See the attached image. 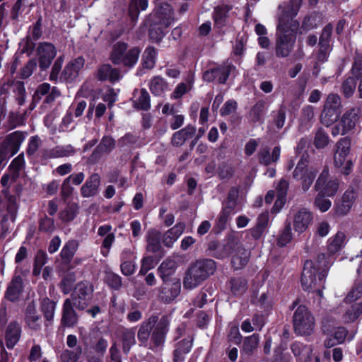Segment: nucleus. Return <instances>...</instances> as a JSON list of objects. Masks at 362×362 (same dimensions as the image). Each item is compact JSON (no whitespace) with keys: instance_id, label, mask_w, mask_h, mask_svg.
I'll use <instances>...</instances> for the list:
<instances>
[{"instance_id":"nucleus-1","label":"nucleus","mask_w":362,"mask_h":362,"mask_svg":"<svg viewBox=\"0 0 362 362\" xmlns=\"http://www.w3.org/2000/svg\"><path fill=\"white\" fill-rule=\"evenodd\" d=\"M302 0H290L288 5H279L281 13L278 18L275 37L274 53L277 58L290 56L296 40V33L299 23L294 19L300 6Z\"/></svg>"},{"instance_id":"nucleus-2","label":"nucleus","mask_w":362,"mask_h":362,"mask_svg":"<svg viewBox=\"0 0 362 362\" xmlns=\"http://www.w3.org/2000/svg\"><path fill=\"white\" fill-rule=\"evenodd\" d=\"M329 262L326 260L325 254L317 256L314 262L311 260H306L301 275V285L303 290L309 292H315L320 298L322 297V289L328 269Z\"/></svg>"},{"instance_id":"nucleus-3","label":"nucleus","mask_w":362,"mask_h":362,"mask_svg":"<svg viewBox=\"0 0 362 362\" xmlns=\"http://www.w3.org/2000/svg\"><path fill=\"white\" fill-rule=\"evenodd\" d=\"M216 270V263L211 259H199L189 264L183 279L185 289H193L201 285Z\"/></svg>"},{"instance_id":"nucleus-4","label":"nucleus","mask_w":362,"mask_h":362,"mask_svg":"<svg viewBox=\"0 0 362 362\" xmlns=\"http://www.w3.org/2000/svg\"><path fill=\"white\" fill-rule=\"evenodd\" d=\"M128 44L119 41L115 43L111 49L109 59L115 65H122L131 69L137 63L141 49L134 47L128 49Z\"/></svg>"},{"instance_id":"nucleus-5","label":"nucleus","mask_w":362,"mask_h":362,"mask_svg":"<svg viewBox=\"0 0 362 362\" xmlns=\"http://www.w3.org/2000/svg\"><path fill=\"white\" fill-rule=\"evenodd\" d=\"M293 327L295 333L300 336H309L314 332L315 320L308 308L300 305L293 315Z\"/></svg>"},{"instance_id":"nucleus-6","label":"nucleus","mask_w":362,"mask_h":362,"mask_svg":"<svg viewBox=\"0 0 362 362\" xmlns=\"http://www.w3.org/2000/svg\"><path fill=\"white\" fill-rule=\"evenodd\" d=\"M342 112L341 98L335 93L327 95L320 115V122L329 127L338 120Z\"/></svg>"},{"instance_id":"nucleus-7","label":"nucleus","mask_w":362,"mask_h":362,"mask_svg":"<svg viewBox=\"0 0 362 362\" xmlns=\"http://www.w3.org/2000/svg\"><path fill=\"white\" fill-rule=\"evenodd\" d=\"M317 170L308 166V160L304 156L298 162L292 177L294 180L300 181L301 188L303 192H307L313 183L317 175Z\"/></svg>"},{"instance_id":"nucleus-8","label":"nucleus","mask_w":362,"mask_h":362,"mask_svg":"<svg viewBox=\"0 0 362 362\" xmlns=\"http://www.w3.org/2000/svg\"><path fill=\"white\" fill-rule=\"evenodd\" d=\"M93 287L87 281H81L75 287L71 298H68L74 307L79 310H85L90 303L93 297Z\"/></svg>"},{"instance_id":"nucleus-9","label":"nucleus","mask_w":362,"mask_h":362,"mask_svg":"<svg viewBox=\"0 0 362 362\" xmlns=\"http://www.w3.org/2000/svg\"><path fill=\"white\" fill-rule=\"evenodd\" d=\"M351 148V140L348 138H342L337 143V150L334 156L335 167L339 168L344 165L342 173L348 175L351 171L353 163L351 159H347Z\"/></svg>"},{"instance_id":"nucleus-10","label":"nucleus","mask_w":362,"mask_h":362,"mask_svg":"<svg viewBox=\"0 0 362 362\" xmlns=\"http://www.w3.org/2000/svg\"><path fill=\"white\" fill-rule=\"evenodd\" d=\"M169 325L170 320L167 315H163L160 319L158 318V322L151 332L149 347L151 349L154 350L164 345Z\"/></svg>"},{"instance_id":"nucleus-11","label":"nucleus","mask_w":362,"mask_h":362,"mask_svg":"<svg viewBox=\"0 0 362 362\" xmlns=\"http://www.w3.org/2000/svg\"><path fill=\"white\" fill-rule=\"evenodd\" d=\"M5 197L6 199L7 213L4 215H3L4 205L2 204L1 200L0 199V218L2 217L1 230L3 233L8 232L9 226H8L7 222L8 221H11L12 223L14 222L18 209L16 197L15 195L10 194L6 192L5 193Z\"/></svg>"},{"instance_id":"nucleus-12","label":"nucleus","mask_w":362,"mask_h":362,"mask_svg":"<svg viewBox=\"0 0 362 362\" xmlns=\"http://www.w3.org/2000/svg\"><path fill=\"white\" fill-rule=\"evenodd\" d=\"M329 179V170L325 167L317 177L314 189L324 195L333 197L339 189V181L337 179Z\"/></svg>"},{"instance_id":"nucleus-13","label":"nucleus","mask_w":362,"mask_h":362,"mask_svg":"<svg viewBox=\"0 0 362 362\" xmlns=\"http://www.w3.org/2000/svg\"><path fill=\"white\" fill-rule=\"evenodd\" d=\"M39 67L42 71L47 69L57 54L56 47L49 42H40L37 47Z\"/></svg>"},{"instance_id":"nucleus-14","label":"nucleus","mask_w":362,"mask_h":362,"mask_svg":"<svg viewBox=\"0 0 362 362\" xmlns=\"http://www.w3.org/2000/svg\"><path fill=\"white\" fill-rule=\"evenodd\" d=\"M234 66L230 64H222L205 71L202 77L206 82L217 81L220 84H225Z\"/></svg>"},{"instance_id":"nucleus-15","label":"nucleus","mask_w":362,"mask_h":362,"mask_svg":"<svg viewBox=\"0 0 362 362\" xmlns=\"http://www.w3.org/2000/svg\"><path fill=\"white\" fill-rule=\"evenodd\" d=\"M180 288V279L163 281L159 291L158 298L162 302L169 303L178 296Z\"/></svg>"},{"instance_id":"nucleus-16","label":"nucleus","mask_w":362,"mask_h":362,"mask_svg":"<svg viewBox=\"0 0 362 362\" xmlns=\"http://www.w3.org/2000/svg\"><path fill=\"white\" fill-rule=\"evenodd\" d=\"M24 321L28 329L37 332L42 328V320L37 313L34 300L28 303L24 310Z\"/></svg>"},{"instance_id":"nucleus-17","label":"nucleus","mask_w":362,"mask_h":362,"mask_svg":"<svg viewBox=\"0 0 362 362\" xmlns=\"http://www.w3.org/2000/svg\"><path fill=\"white\" fill-rule=\"evenodd\" d=\"M84 64L85 59L83 57H78L70 61L62 71L59 79L62 81L72 82L78 77Z\"/></svg>"},{"instance_id":"nucleus-18","label":"nucleus","mask_w":362,"mask_h":362,"mask_svg":"<svg viewBox=\"0 0 362 362\" xmlns=\"http://www.w3.org/2000/svg\"><path fill=\"white\" fill-rule=\"evenodd\" d=\"M116 146V141L111 136H104L93 153L88 160L95 163L99 160L103 154H110Z\"/></svg>"},{"instance_id":"nucleus-19","label":"nucleus","mask_w":362,"mask_h":362,"mask_svg":"<svg viewBox=\"0 0 362 362\" xmlns=\"http://www.w3.org/2000/svg\"><path fill=\"white\" fill-rule=\"evenodd\" d=\"M24 288L23 280L20 275H14L8 285L4 298L11 303L20 300Z\"/></svg>"},{"instance_id":"nucleus-20","label":"nucleus","mask_w":362,"mask_h":362,"mask_svg":"<svg viewBox=\"0 0 362 362\" xmlns=\"http://www.w3.org/2000/svg\"><path fill=\"white\" fill-rule=\"evenodd\" d=\"M95 77L100 81L115 83L122 78L121 70L119 68L112 67L110 64H104L98 68Z\"/></svg>"},{"instance_id":"nucleus-21","label":"nucleus","mask_w":362,"mask_h":362,"mask_svg":"<svg viewBox=\"0 0 362 362\" xmlns=\"http://www.w3.org/2000/svg\"><path fill=\"white\" fill-rule=\"evenodd\" d=\"M313 214L305 208L300 209L293 216V228L299 234L305 232L312 223Z\"/></svg>"},{"instance_id":"nucleus-22","label":"nucleus","mask_w":362,"mask_h":362,"mask_svg":"<svg viewBox=\"0 0 362 362\" xmlns=\"http://www.w3.org/2000/svg\"><path fill=\"white\" fill-rule=\"evenodd\" d=\"M194 335L189 334L187 337L178 341L175 344L173 351V361L183 362L185 356L189 353L193 345Z\"/></svg>"},{"instance_id":"nucleus-23","label":"nucleus","mask_w":362,"mask_h":362,"mask_svg":"<svg viewBox=\"0 0 362 362\" xmlns=\"http://www.w3.org/2000/svg\"><path fill=\"white\" fill-rule=\"evenodd\" d=\"M157 322L158 316L154 315L142 322L137 332V338L141 345L147 346L152 329Z\"/></svg>"},{"instance_id":"nucleus-24","label":"nucleus","mask_w":362,"mask_h":362,"mask_svg":"<svg viewBox=\"0 0 362 362\" xmlns=\"http://www.w3.org/2000/svg\"><path fill=\"white\" fill-rule=\"evenodd\" d=\"M74 305L69 299H66L63 304L61 325L64 327H73L76 325L78 316L74 310Z\"/></svg>"},{"instance_id":"nucleus-25","label":"nucleus","mask_w":362,"mask_h":362,"mask_svg":"<svg viewBox=\"0 0 362 362\" xmlns=\"http://www.w3.org/2000/svg\"><path fill=\"white\" fill-rule=\"evenodd\" d=\"M22 333L21 325L16 320L9 322L5 330V341L8 349H13L18 342Z\"/></svg>"},{"instance_id":"nucleus-26","label":"nucleus","mask_w":362,"mask_h":362,"mask_svg":"<svg viewBox=\"0 0 362 362\" xmlns=\"http://www.w3.org/2000/svg\"><path fill=\"white\" fill-rule=\"evenodd\" d=\"M100 185V177L98 173H93L88 177L80 189L83 198L95 197L98 193Z\"/></svg>"},{"instance_id":"nucleus-27","label":"nucleus","mask_w":362,"mask_h":362,"mask_svg":"<svg viewBox=\"0 0 362 362\" xmlns=\"http://www.w3.org/2000/svg\"><path fill=\"white\" fill-rule=\"evenodd\" d=\"M76 149L71 145L57 146L50 149L43 151L42 157L45 159H52L62 157H68L74 155Z\"/></svg>"},{"instance_id":"nucleus-28","label":"nucleus","mask_w":362,"mask_h":362,"mask_svg":"<svg viewBox=\"0 0 362 362\" xmlns=\"http://www.w3.org/2000/svg\"><path fill=\"white\" fill-rule=\"evenodd\" d=\"M78 243L76 240H71L68 241L63 247L60 257L62 264L66 267L67 269H73L72 265H69L72 262L73 257L78 249Z\"/></svg>"},{"instance_id":"nucleus-29","label":"nucleus","mask_w":362,"mask_h":362,"mask_svg":"<svg viewBox=\"0 0 362 362\" xmlns=\"http://www.w3.org/2000/svg\"><path fill=\"white\" fill-rule=\"evenodd\" d=\"M355 194L353 189L346 190L342 197L341 201L337 204L335 208V212L339 216H345L350 211L354 201H355Z\"/></svg>"},{"instance_id":"nucleus-30","label":"nucleus","mask_w":362,"mask_h":362,"mask_svg":"<svg viewBox=\"0 0 362 362\" xmlns=\"http://www.w3.org/2000/svg\"><path fill=\"white\" fill-rule=\"evenodd\" d=\"M359 108H351L346 111L341 118V125L348 132L354 129L360 119Z\"/></svg>"},{"instance_id":"nucleus-31","label":"nucleus","mask_w":362,"mask_h":362,"mask_svg":"<svg viewBox=\"0 0 362 362\" xmlns=\"http://www.w3.org/2000/svg\"><path fill=\"white\" fill-rule=\"evenodd\" d=\"M177 264L173 259H167L159 266L158 271L163 281H172L170 277L175 274Z\"/></svg>"},{"instance_id":"nucleus-32","label":"nucleus","mask_w":362,"mask_h":362,"mask_svg":"<svg viewBox=\"0 0 362 362\" xmlns=\"http://www.w3.org/2000/svg\"><path fill=\"white\" fill-rule=\"evenodd\" d=\"M138 90H134L133 106L140 110L147 111L151 108L150 95L145 88L140 90L139 95H136Z\"/></svg>"},{"instance_id":"nucleus-33","label":"nucleus","mask_w":362,"mask_h":362,"mask_svg":"<svg viewBox=\"0 0 362 362\" xmlns=\"http://www.w3.org/2000/svg\"><path fill=\"white\" fill-rule=\"evenodd\" d=\"M250 252L243 246H238L235 254L233 256L231 263L235 269L243 268L249 262Z\"/></svg>"},{"instance_id":"nucleus-34","label":"nucleus","mask_w":362,"mask_h":362,"mask_svg":"<svg viewBox=\"0 0 362 362\" xmlns=\"http://www.w3.org/2000/svg\"><path fill=\"white\" fill-rule=\"evenodd\" d=\"M238 246H242L239 244L238 238L230 235L228 238L226 243L223 245L214 256L219 259L226 257L233 252H236Z\"/></svg>"},{"instance_id":"nucleus-35","label":"nucleus","mask_w":362,"mask_h":362,"mask_svg":"<svg viewBox=\"0 0 362 362\" xmlns=\"http://www.w3.org/2000/svg\"><path fill=\"white\" fill-rule=\"evenodd\" d=\"M195 132L196 129L194 126L187 125L186 127L173 134L171 140L172 144L175 146H181L188 138L193 136Z\"/></svg>"},{"instance_id":"nucleus-36","label":"nucleus","mask_w":362,"mask_h":362,"mask_svg":"<svg viewBox=\"0 0 362 362\" xmlns=\"http://www.w3.org/2000/svg\"><path fill=\"white\" fill-rule=\"evenodd\" d=\"M269 223V214L262 213L259 215L255 226L250 230L255 240L259 239L265 232Z\"/></svg>"},{"instance_id":"nucleus-37","label":"nucleus","mask_w":362,"mask_h":362,"mask_svg":"<svg viewBox=\"0 0 362 362\" xmlns=\"http://www.w3.org/2000/svg\"><path fill=\"white\" fill-rule=\"evenodd\" d=\"M230 9L231 7L228 5L217 6L214 8L213 18L216 28H221L226 25L228 12Z\"/></svg>"},{"instance_id":"nucleus-38","label":"nucleus","mask_w":362,"mask_h":362,"mask_svg":"<svg viewBox=\"0 0 362 362\" xmlns=\"http://www.w3.org/2000/svg\"><path fill=\"white\" fill-rule=\"evenodd\" d=\"M161 233L156 229H151L146 235V250L155 253L161 248Z\"/></svg>"},{"instance_id":"nucleus-39","label":"nucleus","mask_w":362,"mask_h":362,"mask_svg":"<svg viewBox=\"0 0 362 362\" xmlns=\"http://www.w3.org/2000/svg\"><path fill=\"white\" fill-rule=\"evenodd\" d=\"M25 133L16 131L6 136L3 142L11 149L13 153H16L25 139Z\"/></svg>"},{"instance_id":"nucleus-40","label":"nucleus","mask_w":362,"mask_h":362,"mask_svg":"<svg viewBox=\"0 0 362 362\" xmlns=\"http://www.w3.org/2000/svg\"><path fill=\"white\" fill-rule=\"evenodd\" d=\"M185 225L183 223H178L174 227L169 229L163 235V244L170 247L173 243L183 233Z\"/></svg>"},{"instance_id":"nucleus-41","label":"nucleus","mask_w":362,"mask_h":362,"mask_svg":"<svg viewBox=\"0 0 362 362\" xmlns=\"http://www.w3.org/2000/svg\"><path fill=\"white\" fill-rule=\"evenodd\" d=\"M122 351L127 354L132 346L136 344L135 331L134 328H124L121 330Z\"/></svg>"},{"instance_id":"nucleus-42","label":"nucleus","mask_w":362,"mask_h":362,"mask_svg":"<svg viewBox=\"0 0 362 362\" xmlns=\"http://www.w3.org/2000/svg\"><path fill=\"white\" fill-rule=\"evenodd\" d=\"M266 102L263 100H258L248 113L250 121L253 123H263Z\"/></svg>"},{"instance_id":"nucleus-43","label":"nucleus","mask_w":362,"mask_h":362,"mask_svg":"<svg viewBox=\"0 0 362 362\" xmlns=\"http://www.w3.org/2000/svg\"><path fill=\"white\" fill-rule=\"evenodd\" d=\"M362 314V301L352 304L342 315L344 323H351L357 320Z\"/></svg>"},{"instance_id":"nucleus-44","label":"nucleus","mask_w":362,"mask_h":362,"mask_svg":"<svg viewBox=\"0 0 362 362\" xmlns=\"http://www.w3.org/2000/svg\"><path fill=\"white\" fill-rule=\"evenodd\" d=\"M229 284L230 291L235 296H241L247 289V281L245 278L241 276L232 277Z\"/></svg>"},{"instance_id":"nucleus-45","label":"nucleus","mask_w":362,"mask_h":362,"mask_svg":"<svg viewBox=\"0 0 362 362\" xmlns=\"http://www.w3.org/2000/svg\"><path fill=\"white\" fill-rule=\"evenodd\" d=\"M259 339V335L257 334H253L246 337L243 341L242 354L247 356L252 355L257 349Z\"/></svg>"},{"instance_id":"nucleus-46","label":"nucleus","mask_w":362,"mask_h":362,"mask_svg":"<svg viewBox=\"0 0 362 362\" xmlns=\"http://www.w3.org/2000/svg\"><path fill=\"white\" fill-rule=\"evenodd\" d=\"M11 84L16 102L19 105H23L25 103L26 96L24 83L21 81H11Z\"/></svg>"},{"instance_id":"nucleus-47","label":"nucleus","mask_w":362,"mask_h":362,"mask_svg":"<svg viewBox=\"0 0 362 362\" xmlns=\"http://www.w3.org/2000/svg\"><path fill=\"white\" fill-rule=\"evenodd\" d=\"M167 88L168 83L160 76L153 77L149 85L151 92L156 96L163 95Z\"/></svg>"},{"instance_id":"nucleus-48","label":"nucleus","mask_w":362,"mask_h":362,"mask_svg":"<svg viewBox=\"0 0 362 362\" xmlns=\"http://www.w3.org/2000/svg\"><path fill=\"white\" fill-rule=\"evenodd\" d=\"M157 52L153 47H147L142 56V65L144 68L151 69L156 64Z\"/></svg>"},{"instance_id":"nucleus-49","label":"nucleus","mask_w":362,"mask_h":362,"mask_svg":"<svg viewBox=\"0 0 362 362\" xmlns=\"http://www.w3.org/2000/svg\"><path fill=\"white\" fill-rule=\"evenodd\" d=\"M25 161L23 153H21L11 162L9 169L11 173V178L15 181L19 177L20 171L24 168Z\"/></svg>"},{"instance_id":"nucleus-50","label":"nucleus","mask_w":362,"mask_h":362,"mask_svg":"<svg viewBox=\"0 0 362 362\" xmlns=\"http://www.w3.org/2000/svg\"><path fill=\"white\" fill-rule=\"evenodd\" d=\"M56 308V303L48 298H45L41 302V310L47 321L53 319Z\"/></svg>"},{"instance_id":"nucleus-51","label":"nucleus","mask_w":362,"mask_h":362,"mask_svg":"<svg viewBox=\"0 0 362 362\" xmlns=\"http://www.w3.org/2000/svg\"><path fill=\"white\" fill-rule=\"evenodd\" d=\"M82 347L78 346L74 350L66 349L61 354L62 362H76L82 355Z\"/></svg>"},{"instance_id":"nucleus-52","label":"nucleus","mask_w":362,"mask_h":362,"mask_svg":"<svg viewBox=\"0 0 362 362\" xmlns=\"http://www.w3.org/2000/svg\"><path fill=\"white\" fill-rule=\"evenodd\" d=\"M76 280V279L74 272H69L64 275L59 284L62 291L64 294H68L70 293L74 287V284Z\"/></svg>"},{"instance_id":"nucleus-53","label":"nucleus","mask_w":362,"mask_h":362,"mask_svg":"<svg viewBox=\"0 0 362 362\" xmlns=\"http://www.w3.org/2000/svg\"><path fill=\"white\" fill-rule=\"evenodd\" d=\"M351 73L356 80L359 81L358 90L359 93V98H362V59L355 60Z\"/></svg>"},{"instance_id":"nucleus-54","label":"nucleus","mask_w":362,"mask_h":362,"mask_svg":"<svg viewBox=\"0 0 362 362\" xmlns=\"http://www.w3.org/2000/svg\"><path fill=\"white\" fill-rule=\"evenodd\" d=\"M287 108L286 105L281 104L279 108L274 112L273 115V122L277 129H280L283 128L285 124L286 117Z\"/></svg>"},{"instance_id":"nucleus-55","label":"nucleus","mask_w":362,"mask_h":362,"mask_svg":"<svg viewBox=\"0 0 362 362\" xmlns=\"http://www.w3.org/2000/svg\"><path fill=\"white\" fill-rule=\"evenodd\" d=\"M234 209V204L232 203L230 206H226L223 208L218 218L216 221V226L219 230H223L226 226L228 217Z\"/></svg>"},{"instance_id":"nucleus-56","label":"nucleus","mask_w":362,"mask_h":362,"mask_svg":"<svg viewBox=\"0 0 362 362\" xmlns=\"http://www.w3.org/2000/svg\"><path fill=\"white\" fill-rule=\"evenodd\" d=\"M292 238L291 224V222L286 221L284 230L277 239V244L280 247H284L291 241Z\"/></svg>"},{"instance_id":"nucleus-57","label":"nucleus","mask_w":362,"mask_h":362,"mask_svg":"<svg viewBox=\"0 0 362 362\" xmlns=\"http://www.w3.org/2000/svg\"><path fill=\"white\" fill-rule=\"evenodd\" d=\"M345 235L343 233L338 232L334 238L329 240L328 245V250L330 253L334 254L341 247Z\"/></svg>"},{"instance_id":"nucleus-58","label":"nucleus","mask_w":362,"mask_h":362,"mask_svg":"<svg viewBox=\"0 0 362 362\" xmlns=\"http://www.w3.org/2000/svg\"><path fill=\"white\" fill-rule=\"evenodd\" d=\"M356 80L354 76H349L342 83L341 91L346 98H350L355 92L356 88Z\"/></svg>"},{"instance_id":"nucleus-59","label":"nucleus","mask_w":362,"mask_h":362,"mask_svg":"<svg viewBox=\"0 0 362 362\" xmlns=\"http://www.w3.org/2000/svg\"><path fill=\"white\" fill-rule=\"evenodd\" d=\"M26 112H11L8 117V124L10 129H14L18 126L24 124Z\"/></svg>"},{"instance_id":"nucleus-60","label":"nucleus","mask_w":362,"mask_h":362,"mask_svg":"<svg viewBox=\"0 0 362 362\" xmlns=\"http://www.w3.org/2000/svg\"><path fill=\"white\" fill-rule=\"evenodd\" d=\"M362 297V281L354 284L350 291L344 298L345 303H352Z\"/></svg>"},{"instance_id":"nucleus-61","label":"nucleus","mask_w":362,"mask_h":362,"mask_svg":"<svg viewBox=\"0 0 362 362\" xmlns=\"http://www.w3.org/2000/svg\"><path fill=\"white\" fill-rule=\"evenodd\" d=\"M46 262V253L42 250L37 251L34 260V267L33 270V274L34 276H37L40 275L41 269L45 264Z\"/></svg>"},{"instance_id":"nucleus-62","label":"nucleus","mask_w":362,"mask_h":362,"mask_svg":"<svg viewBox=\"0 0 362 362\" xmlns=\"http://www.w3.org/2000/svg\"><path fill=\"white\" fill-rule=\"evenodd\" d=\"M39 230L51 234L55 230L54 221L53 218L45 216L39 221Z\"/></svg>"},{"instance_id":"nucleus-63","label":"nucleus","mask_w":362,"mask_h":362,"mask_svg":"<svg viewBox=\"0 0 362 362\" xmlns=\"http://www.w3.org/2000/svg\"><path fill=\"white\" fill-rule=\"evenodd\" d=\"M329 144L327 134L322 128H319L315 133L314 144L317 148H323Z\"/></svg>"},{"instance_id":"nucleus-64","label":"nucleus","mask_w":362,"mask_h":362,"mask_svg":"<svg viewBox=\"0 0 362 362\" xmlns=\"http://www.w3.org/2000/svg\"><path fill=\"white\" fill-rule=\"evenodd\" d=\"M314 205L319 209L322 212L327 211L331 206V201L325 198L323 193L318 192L315 198Z\"/></svg>"}]
</instances>
